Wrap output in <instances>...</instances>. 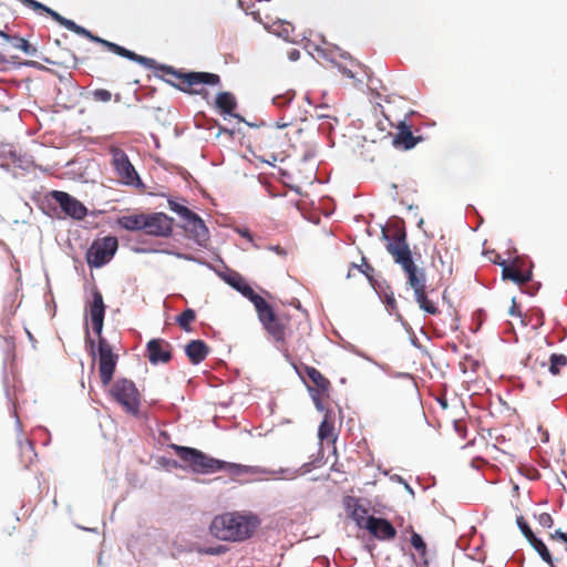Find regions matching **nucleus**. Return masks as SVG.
Listing matches in <instances>:
<instances>
[{"instance_id": "603ef678", "label": "nucleus", "mask_w": 567, "mask_h": 567, "mask_svg": "<svg viewBox=\"0 0 567 567\" xmlns=\"http://www.w3.org/2000/svg\"><path fill=\"white\" fill-rule=\"evenodd\" d=\"M92 95L95 101L100 102H109L112 99V93L106 89H96Z\"/></svg>"}, {"instance_id": "2eb2a0df", "label": "nucleus", "mask_w": 567, "mask_h": 567, "mask_svg": "<svg viewBox=\"0 0 567 567\" xmlns=\"http://www.w3.org/2000/svg\"><path fill=\"white\" fill-rule=\"evenodd\" d=\"M145 351L148 361L153 365L165 364L173 358L171 343L161 338L147 341Z\"/></svg>"}, {"instance_id": "423d86ee", "label": "nucleus", "mask_w": 567, "mask_h": 567, "mask_svg": "<svg viewBox=\"0 0 567 567\" xmlns=\"http://www.w3.org/2000/svg\"><path fill=\"white\" fill-rule=\"evenodd\" d=\"M109 394L126 413L141 417V393L131 379L117 378L109 389Z\"/></svg>"}, {"instance_id": "79ce46f5", "label": "nucleus", "mask_w": 567, "mask_h": 567, "mask_svg": "<svg viewBox=\"0 0 567 567\" xmlns=\"http://www.w3.org/2000/svg\"><path fill=\"white\" fill-rule=\"evenodd\" d=\"M33 165V161L31 156H28L25 154H20L17 152L16 157L11 164L12 169H18L28 172L30 167Z\"/></svg>"}, {"instance_id": "cd10ccee", "label": "nucleus", "mask_w": 567, "mask_h": 567, "mask_svg": "<svg viewBox=\"0 0 567 567\" xmlns=\"http://www.w3.org/2000/svg\"><path fill=\"white\" fill-rule=\"evenodd\" d=\"M219 472H225L231 477H239L248 473H255V467L221 460Z\"/></svg>"}, {"instance_id": "6ab92c4d", "label": "nucleus", "mask_w": 567, "mask_h": 567, "mask_svg": "<svg viewBox=\"0 0 567 567\" xmlns=\"http://www.w3.org/2000/svg\"><path fill=\"white\" fill-rule=\"evenodd\" d=\"M292 367L296 371V373L299 375V378L305 382V374L313 382V384L316 385V389L322 391V392H327L328 389H329V385H330V382L329 380L322 375V373L313 368V367H310V365H307V364H296V363H292Z\"/></svg>"}, {"instance_id": "39448f33", "label": "nucleus", "mask_w": 567, "mask_h": 567, "mask_svg": "<svg viewBox=\"0 0 567 567\" xmlns=\"http://www.w3.org/2000/svg\"><path fill=\"white\" fill-rule=\"evenodd\" d=\"M31 200L49 217H53L56 214L58 206L68 217L74 220H83L89 214L86 206L82 202L63 190H51L45 195L34 193L31 196Z\"/></svg>"}, {"instance_id": "c85d7f7f", "label": "nucleus", "mask_w": 567, "mask_h": 567, "mask_svg": "<svg viewBox=\"0 0 567 567\" xmlns=\"http://www.w3.org/2000/svg\"><path fill=\"white\" fill-rule=\"evenodd\" d=\"M236 291L239 292L246 299H248L254 305L256 310H258L261 306H264L267 302V300L259 293H257L246 280L239 286V288Z\"/></svg>"}, {"instance_id": "ddd939ff", "label": "nucleus", "mask_w": 567, "mask_h": 567, "mask_svg": "<svg viewBox=\"0 0 567 567\" xmlns=\"http://www.w3.org/2000/svg\"><path fill=\"white\" fill-rule=\"evenodd\" d=\"M186 234L187 238L192 239L197 246L206 248L210 239V233L204 219L195 212L181 224L177 225Z\"/></svg>"}, {"instance_id": "a18cd8bd", "label": "nucleus", "mask_w": 567, "mask_h": 567, "mask_svg": "<svg viewBox=\"0 0 567 567\" xmlns=\"http://www.w3.org/2000/svg\"><path fill=\"white\" fill-rule=\"evenodd\" d=\"M197 551L203 555L220 556L228 551V547L226 545L218 544L216 546L199 547Z\"/></svg>"}, {"instance_id": "3c124183", "label": "nucleus", "mask_w": 567, "mask_h": 567, "mask_svg": "<svg viewBox=\"0 0 567 567\" xmlns=\"http://www.w3.org/2000/svg\"><path fill=\"white\" fill-rule=\"evenodd\" d=\"M340 56H342L343 59H350V61H351V65H352V66L357 65V66H359L360 69H362V70H363L364 75L368 78L369 83H372V78H371V75H370V69H369L368 66H365L364 64L360 63V62H359V61H357V60H353V59L350 56V54H349V53H346V52L340 53Z\"/></svg>"}, {"instance_id": "338daca9", "label": "nucleus", "mask_w": 567, "mask_h": 567, "mask_svg": "<svg viewBox=\"0 0 567 567\" xmlns=\"http://www.w3.org/2000/svg\"><path fill=\"white\" fill-rule=\"evenodd\" d=\"M287 58L291 62H296L300 59V50L296 48H291L287 51Z\"/></svg>"}, {"instance_id": "58836bf2", "label": "nucleus", "mask_w": 567, "mask_h": 567, "mask_svg": "<svg viewBox=\"0 0 567 567\" xmlns=\"http://www.w3.org/2000/svg\"><path fill=\"white\" fill-rule=\"evenodd\" d=\"M323 460H324V453H323L322 447L320 446L317 454L312 455L310 457L309 462H306L301 465V474L306 475V474L310 473L312 470H315L316 467H319L321 464H323Z\"/></svg>"}, {"instance_id": "0e129e2a", "label": "nucleus", "mask_w": 567, "mask_h": 567, "mask_svg": "<svg viewBox=\"0 0 567 567\" xmlns=\"http://www.w3.org/2000/svg\"><path fill=\"white\" fill-rule=\"evenodd\" d=\"M212 123L214 126H217L218 127V133H217V136L221 135V134H228L229 136H233L234 135V131L226 127V126H223L218 123L217 120H212Z\"/></svg>"}, {"instance_id": "dca6fc26", "label": "nucleus", "mask_w": 567, "mask_h": 567, "mask_svg": "<svg viewBox=\"0 0 567 567\" xmlns=\"http://www.w3.org/2000/svg\"><path fill=\"white\" fill-rule=\"evenodd\" d=\"M87 39L95 43L103 45L107 51H110L118 56L125 58L132 62H135L144 68L146 66V64L151 63V58L137 54L134 51L128 50L117 43L105 40V38H87Z\"/></svg>"}, {"instance_id": "13d9d810", "label": "nucleus", "mask_w": 567, "mask_h": 567, "mask_svg": "<svg viewBox=\"0 0 567 567\" xmlns=\"http://www.w3.org/2000/svg\"><path fill=\"white\" fill-rule=\"evenodd\" d=\"M518 279H519L518 286L533 280V264L532 262L525 271L518 272Z\"/></svg>"}, {"instance_id": "864d4df0", "label": "nucleus", "mask_w": 567, "mask_h": 567, "mask_svg": "<svg viewBox=\"0 0 567 567\" xmlns=\"http://www.w3.org/2000/svg\"><path fill=\"white\" fill-rule=\"evenodd\" d=\"M233 230L239 235L241 238L246 239L249 243H254V235L247 227L236 226Z\"/></svg>"}, {"instance_id": "72a5a7b5", "label": "nucleus", "mask_w": 567, "mask_h": 567, "mask_svg": "<svg viewBox=\"0 0 567 567\" xmlns=\"http://www.w3.org/2000/svg\"><path fill=\"white\" fill-rule=\"evenodd\" d=\"M264 473L270 474L276 478L280 480H293L297 476H303L305 474H301V466L293 468V467H280L278 470H264Z\"/></svg>"}, {"instance_id": "bf43d9fd", "label": "nucleus", "mask_w": 567, "mask_h": 567, "mask_svg": "<svg viewBox=\"0 0 567 567\" xmlns=\"http://www.w3.org/2000/svg\"><path fill=\"white\" fill-rule=\"evenodd\" d=\"M508 313L512 317H519L522 319V323L523 324H527V322L525 321V317L523 316L522 311L519 310V307L516 303V299L515 298L512 299V306L509 308Z\"/></svg>"}, {"instance_id": "9d476101", "label": "nucleus", "mask_w": 567, "mask_h": 567, "mask_svg": "<svg viewBox=\"0 0 567 567\" xmlns=\"http://www.w3.org/2000/svg\"><path fill=\"white\" fill-rule=\"evenodd\" d=\"M112 163L125 185L136 188L144 187L142 178L123 150L114 148L112 151Z\"/></svg>"}, {"instance_id": "7ed1b4c3", "label": "nucleus", "mask_w": 567, "mask_h": 567, "mask_svg": "<svg viewBox=\"0 0 567 567\" xmlns=\"http://www.w3.org/2000/svg\"><path fill=\"white\" fill-rule=\"evenodd\" d=\"M260 523V518L252 513H225L214 517L209 530L215 538L220 540L245 542L255 535Z\"/></svg>"}, {"instance_id": "c03bdc74", "label": "nucleus", "mask_w": 567, "mask_h": 567, "mask_svg": "<svg viewBox=\"0 0 567 567\" xmlns=\"http://www.w3.org/2000/svg\"><path fill=\"white\" fill-rule=\"evenodd\" d=\"M295 91L288 90L287 92L282 94L275 95L271 100L272 104L276 105L279 109H285L291 104V102L295 99Z\"/></svg>"}, {"instance_id": "7c9ffc66", "label": "nucleus", "mask_w": 567, "mask_h": 567, "mask_svg": "<svg viewBox=\"0 0 567 567\" xmlns=\"http://www.w3.org/2000/svg\"><path fill=\"white\" fill-rule=\"evenodd\" d=\"M8 381L9 380H8V374H7V367L4 364L3 365V390H4L6 398L8 400V404L10 406V414L16 420V430L20 434L22 432V423H21V420L17 412L16 402L12 400V398L10 395V389H9Z\"/></svg>"}, {"instance_id": "473e14b6", "label": "nucleus", "mask_w": 567, "mask_h": 567, "mask_svg": "<svg viewBox=\"0 0 567 567\" xmlns=\"http://www.w3.org/2000/svg\"><path fill=\"white\" fill-rule=\"evenodd\" d=\"M214 272L227 285H229L234 290H237L239 286L245 281V278L240 274L228 268L227 271L214 269Z\"/></svg>"}, {"instance_id": "6e6d98bb", "label": "nucleus", "mask_w": 567, "mask_h": 567, "mask_svg": "<svg viewBox=\"0 0 567 567\" xmlns=\"http://www.w3.org/2000/svg\"><path fill=\"white\" fill-rule=\"evenodd\" d=\"M390 480L392 482H395V483H403V486L405 488V491L412 496L414 497L415 493H414V489L413 487L399 474H393L390 476Z\"/></svg>"}, {"instance_id": "f03ea898", "label": "nucleus", "mask_w": 567, "mask_h": 567, "mask_svg": "<svg viewBox=\"0 0 567 567\" xmlns=\"http://www.w3.org/2000/svg\"><path fill=\"white\" fill-rule=\"evenodd\" d=\"M146 69L154 70V76L172 87L189 95H200L208 99L209 92L206 89H196L197 85L216 86L220 84V76L216 73L205 71H185L173 65L159 63L151 58Z\"/></svg>"}, {"instance_id": "f257e3e1", "label": "nucleus", "mask_w": 567, "mask_h": 567, "mask_svg": "<svg viewBox=\"0 0 567 567\" xmlns=\"http://www.w3.org/2000/svg\"><path fill=\"white\" fill-rule=\"evenodd\" d=\"M105 312L103 296L96 287H93L91 299L85 303L84 342L90 355L99 360L103 386L111 384L118 362V354L113 352L109 341L103 337Z\"/></svg>"}, {"instance_id": "4be33fe9", "label": "nucleus", "mask_w": 567, "mask_h": 567, "mask_svg": "<svg viewBox=\"0 0 567 567\" xmlns=\"http://www.w3.org/2000/svg\"><path fill=\"white\" fill-rule=\"evenodd\" d=\"M372 288L379 299L386 306L389 312L393 313L396 310V300L388 281L385 279L378 280Z\"/></svg>"}, {"instance_id": "37998d69", "label": "nucleus", "mask_w": 567, "mask_h": 567, "mask_svg": "<svg viewBox=\"0 0 567 567\" xmlns=\"http://www.w3.org/2000/svg\"><path fill=\"white\" fill-rule=\"evenodd\" d=\"M168 207L182 219V221L186 220L193 214V210L190 208L174 199H168Z\"/></svg>"}, {"instance_id": "9b49d317", "label": "nucleus", "mask_w": 567, "mask_h": 567, "mask_svg": "<svg viewBox=\"0 0 567 567\" xmlns=\"http://www.w3.org/2000/svg\"><path fill=\"white\" fill-rule=\"evenodd\" d=\"M256 311L258 320L267 333L270 334L276 342H284L286 338V327L277 316L275 308L267 301Z\"/></svg>"}, {"instance_id": "bb28decb", "label": "nucleus", "mask_w": 567, "mask_h": 567, "mask_svg": "<svg viewBox=\"0 0 567 567\" xmlns=\"http://www.w3.org/2000/svg\"><path fill=\"white\" fill-rule=\"evenodd\" d=\"M264 25L267 32L276 37L289 35L291 32L295 31V27L292 25L291 22L280 19H277L271 23L265 22Z\"/></svg>"}, {"instance_id": "e433bc0d", "label": "nucleus", "mask_w": 567, "mask_h": 567, "mask_svg": "<svg viewBox=\"0 0 567 567\" xmlns=\"http://www.w3.org/2000/svg\"><path fill=\"white\" fill-rule=\"evenodd\" d=\"M196 319V312L192 308H186L176 317V322L185 332H190V323Z\"/></svg>"}, {"instance_id": "5fc2aeb1", "label": "nucleus", "mask_w": 567, "mask_h": 567, "mask_svg": "<svg viewBox=\"0 0 567 567\" xmlns=\"http://www.w3.org/2000/svg\"><path fill=\"white\" fill-rule=\"evenodd\" d=\"M238 6L246 12V14H250L254 17L255 20H260L259 11L254 10L255 4H247L244 0H238Z\"/></svg>"}, {"instance_id": "e2e57ef3", "label": "nucleus", "mask_w": 567, "mask_h": 567, "mask_svg": "<svg viewBox=\"0 0 567 567\" xmlns=\"http://www.w3.org/2000/svg\"><path fill=\"white\" fill-rule=\"evenodd\" d=\"M0 168L6 172L7 174H9L13 179H18L21 174L19 172H17L16 169H12L11 165H7V164H3L1 161H0Z\"/></svg>"}, {"instance_id": "69168bd1", "label": "nucleus", "mask_w": 567, "mask_h": 567, "mask_svg": "<svg viewBox=\"0 0 567 567\" xmlns=\"http://www.w3.org/2000/svg\"><path fill=\"white\" fill-rule=\"evenodd\" d=\"M550 538L558 539V540H561L563 543H565L566 550H567V533L563 532L561 529H557L550 535Z\"/></svg>"}, {"instance_id": "de8ad7c7", "label": "nucleus", "mask_w": 567, "mask_h": 567, "mask_svg": "<svg viewBox=\"0 0 567 567\" xmlns=\"http://www.w3.org/2000/svg\"><path fill=\"white\" fill-rule=\"evenodd\" d=\"M16 154H17V151L12 146L7 147V146L0 145V161L3 164L11 165L16 157Z\"/></svg>"}, {"instance_id": "c9c22d12", "label": "nucleus", "mask_w": 567, "mask_h": 567, "mask_svg": "<svg viewBox=\"0 0 567 567\" xmlns=\"http://www.w3.org/2000/svg\"><path fill=\"white\" fill-rule=\"evenodd\" d=\"M9 41L12 47L22 50L27 55L35 56L38 49L28 41V38H3Z\"/></svg>"}, {"instance_id": "052dcab7", "label": "nucleus", "mask_w": 567, "mask_h": 567, "mask_svg": "<svg viewBox=\"0 0 567 567\" xmlns=\"http://www.w3.org/2000/svg\"><path fill=\"white\" fill-rule=\"evenodd\" d=\"M530 321H534L532 323L534 329H537L540 326H543V323H544V312H543V310L542 309H537L536 313H535V317L532 318Z\"/></svg>"}, {"instance_id": "774afa93", "label": "nucleus", "mask_w": 567, "mask_h": 567, "mask_svg": "<svg viewBox=\"0 0 567 567\" xmlns=\"http://www.w3.org/2000/svg\"><path fill=\"white\" fill-rule=\"evenodd\" d=\"M24 6L32 8L33 10H39L40 8H44V4L35 1V0H20Z\"/></svg>"}, {"instance_id": "09e8293b", "label": "nucleus", "mask_w": 567, "mask_h": 567, "mask_svg": "<svg viewBox=\"0 0 567 567\" xmlns=\"http://www.w3.org/2000/svg\"><path fill=\"white\" fill-rule=\"evenodd\" d=\"M308 391H309V394L315 403V406L316 409L319 411V412H324L326 413V406L322 402V399L320 396L321 393H323L322 391L318 390V389H315V388H311V386H308Z\"/></svg>"}, {"instance_id": "4d7b16f0", "label": "nucleus", "mask_w": 567, "mask_h": 567, "mask_svg": "<svg viewBox=\"0 0 567 567\" xmlns=\"http://www.w3.org/2000/svg\"><path fill=\"white\" fill-rule=\"evenodd\" d=\"M538 524L545 528H550L554 525V519L550 514L542 513L537 516Z\"/></svg>"}, {"instance_id": "a211bd4d", "label": "nucleus", "mask_w": 567, "mask_h": 567, "mask_svg": "<svg viewBox=\"0 0 567 567\" xmlns=\"http://www.w3.org/2000/svg\"><path fill=\"white\" fill-rule=\"evenodd\" d=\"M237 106V99L231 92L223 91L216 95L215 109L221 116H224V118L230 116L238 121H244V117L240 114L235 113Z\"/></svg>"}, {"instance_id": "2f4dec72", "label": "nucleus", "mask_w": 567, "mask_h": 567, "mask_svg": "<svg viewBox=\"0 0 567 567\" xmlns=\"http://www.w3.org/2000/svg\"><path fill=\"white\" fill-rule=\"evenodd\" d=\"M528 543L539 555L543 561L547 563L550 567H556L554 558L542 538L533 536V538L529 539Z\"/></svg>"}, {"instance_id": "393cba45", "label": "nucleus", "mask_w": 567, "mask_h": 567, "mask_svg": "<svg viewBox=\"0 0 567 567\" xmlns=\"http://www.w3.org/2000/svg\"><path fill=\"white\" fill-rule=\"evenodd\" d=\"M40 11L47 12L49 16H51L56 22H59L61 25L65 27L69 31L74 32L79 35H93L89 30L85 28L78 25L74 21L69 20L64 17H62L60 13L55 12L54 10L48 8L44 6V8H40Z\"/></svg>"}, {"instance_id": "4468645a", "label": "nucleus", "mask_w": 567, "mask_h": 567, "mask_svg": "<svg viewBox=\"0 0 567 567\" xmlns=\"http://www.w3.org/2000/svg\"><path fill=\"white\" fill-rule=\"evenodd\" d=\"M373 538L380 542H389L396 537V528L385 517H377L374 515L369 516V520L365 522V528Z\"/></svg>"}, {"instance_id": "8fccbe9b", "label": "nucleus", "mask_w": 567, "mask_h": 567, "mask_svg": "<svg viewBox=\"0 0 567 567\" xmlns=\"http://www.w3.org/2000/svg\"><path fill=\"white\" fill-rule=\"evenodd\" d=\"M516 524H517V527L519 528V530L522 532V534L527 539V542H529V539H532L533 536H536L534 534V532L532 530V528L529 527V524L523 516H518L516 518Z\"/></svg>"}, {"instance_id": "4c0bfd02", "label": "nucleus", "mask_w": 567, "mask_h": 567, "mask_svg": "<svg viewBox=\"0 0 567 567\" xmlns=\"http://www.w3.org/2000/svg\"><path fill=\"white\" fill-rule=\"evenodd\" d=\"M411 546L420 554V556L423 558V565H427L429 560L426 559V543L422 535L419 533L412 530L411 537H410Z\"/></svg>"}, {"instance_id": "20e7f679", "label": "nucleus", "mask_w": 567, "mask_h": 567, "mask_svg": "<svg viewBox=\"0 0 567 567\" xmlns=\"http://www.w3.org/2000/svg\"><path fill=\"white\" fill-rule=\"evenodd\" d=\"M382 239L385 240L386 251L393 257L396 265L401 266L406 275L408 285L414 292L426 289V275L423 268H419L412 256V251L406 241L405 228H402L395 237L390 236L384 229Z\"/></svg>"}, {"instance_id": "6e6552de", "label": "nucleus", "mask_w": 567, "mask_h": 567, "mask_svg": "<svg viewBox=\"0 0 567 567\" xmlns=\"http://www.w3.org/2000/svg\"><path fill=\"white\" fill-rule=\"evenodd\" d=\"M117 249L118 240L115 236L109 235L102 239H95L86 250V264L90 268H102L113 259Z\"/></svg>"}, {"instance_id": "f704fd0d", "label": "nucleus", "mask_w": 567, "mask_h": 567, "mask_svg": "<svg viewBox=\"0 0 567 567\" xmlns=\"http://www.w3.org/2000/svg\"><path fill=\"white\" fill-rule=\"evenodd\" d=\"M415 301L419 303V307L429 315L439 313V308L431 301L426 296V290L422 289L420 291L414 292Z\"/></svg>"}, {"instance_id": "aec40b11", "label": "nucleus", "mask_w": 567, "mask_h": 567, "mask_svg": "<svg viewBox=\"0 0 567 567\" xmlns=\"http://www.w3.org/2000/svg\"><path fill=\"white\" fill-rule=\"evenodd\" d=\"M421 141L422 136H415L411 130V126L405 122H401L396 136L393 138V146L401 147L404 151L414 148Z\"/></svg>"}, {"instance_id": "f3484780", "label": "nucleus", "mask_w": 567, "mask_h": 567, "mask_svg": "<svg viewBox=\"0 0 567 567\" xmlns=\"http://www.w3.org/2000/svg\"><path fill=\"white\" fill-rule=\"evenodd\" d=\"M87 39L95 43L103 45L107 51H110L118 56L125 58L132 62H135L144 68L146 66V64L151 63V58L137 54L134 51L128 50L117 43L105 40V38H87Z\"/></svg>"}, {"instance_id": "412c9836", "label": "nucleus", "mask_w": 567, "mask_h": 567, "mask_svg": "<svg viewBox=\"0 0 567 567\" xmlns=\"http://www.w3.org/2000/svg\"><path fill=\"white\" fill-rule=\"evenodd\" d=\"M209 353V347L204 340L194 339L185 346V354L188 360L197 365L202 363Z\"/></svg>"}, {"instance_id": "0eeeda50", "label": "nucleus", "mask_w": 567, "mask_h": 567, "mask_svg": "<svg viewBox=\"0 0 567 567\" xmlns=\"http://www.w3.org/2000/svg\"><path fill=\"white\" fill-rule=\"evenodd\" d=\"M172 449L182 461L189 464L192 472L195 474L207 475L219 472L221 460L190 446L173 444Z\"/></svg>"}, {"instance_id": "a19ab883", "label": "nucleus", "mask_w": 567, "mask_h": 567, "mask_svg": "<svg viewBox=\"0 0 567 567\" xmlns=\"http://www.w3.org/2000/svg\"><path fill=\"white\" fill-rule=\"evenodd\" d=\"M567 365V357L563 353H551L549 357V372L557 375L560 368Z\"/></svg>"}, {"instance_id": "1a4fd4ad", "label": "nucleus", "mask_w": 567, "mask_h": 567, "mask_svg": "<svg viewBox=\"0 0 567 567\" xmlns=\"http://www.w3.org/2000/svg\"><path fill=\"white\" fill-rule=\"evenodd\" d=\"M321 43H313L310 38H301V42L303 49L311 55L313 59H323L332 62L339 69V71L349 79H355V74L353 71L347 66H343L336 62L337 53L340 52L338 47L329 48L326 38H319Z\"/></svg>"}, {"instance_id": "f8f14e48", "label": "nucleus", "mask_w": 567, "mask_h": 567, "mask_svg": "<svg viewBox=\"0 0 567 567\" xmlns=\"http://www.w3.org/2000/svg\"><path fill=\"white\" fill-rule=\"evenodd\" d=\"M144 223V231L148 236L167 238L173 235L174 218L165 213H147Z\"/></svg>"}, {"instance_id": "a878e982", "label": "nucleus", "mask_w": 567, "mask_h": 567, "mask_svg": "<svg viewBox=\"0 0 567 567\" xmlns=\"http://www.w3.org/2000/svg\"><path fill=\"white\" fill-rule=\"evenodd\" d=\"M331 437L332 442L337 439L334 435L333 411L327 410L318 429V439L322 442Z\"/></svg>"}, {"instance_id": "49530a36", "label": "nucleus", "mask_w": 567, "mask_h": 567, "mask_svg": "<svg viewBox=\"0 0 567 567\" xmlns=\"http://www.w3.org/2000/svg\"><path fill=\"white\" fill-rule=\"evenodd\" d=\"M502 278L503 280H511L514 284L519 285L518 271L514 269V260L508 264V267H506V265L503 266Z\"/></svg>"}, {"instance_id": "b1692460", "label": "nucleus", "mask_w": 567, "mask_h": 567, "mask_svg": "<svg viewBox=\"0 0 567 567\" xmlns=\"http://www.w3.org/2000/svg\"><path fill=\"white\" fill-rule=\"evenodd\" d=\"M145 213L124 215L116 219L118 227L128 231L144 230Z\"/></svg>"}, {"instance_id": "c756f323", "label": "nucleus", "mask_w": 567, "mask_h": 567, "mask_svg": "<svg viewBox=\"0 0 567 567\" xmlns=\"http://www.w3.org/2000/svg\"><path fill=\"white\" fill-rule=\"evenodd\" d=\"M350 501L354 503L353 507L350 511V517L360 529H364L365 522L369 520L370 515H368L367 508L359 504L358 499L350 498Z\"/></svg>"}, {"instance_id": "ea45409f", "label": "nucleus", "mask_w": 567, "mask_h": 567, "mask_svg": "<svg viewBox=\"0 0 567 567\" xmlns=\"http://www.w3.org/2000/svg\"><path fill=\"white\" fill-rule=\"evenodd\" d=\"M352 269L359 270L364 277L368 279L371 287L378 281V279L374 278L373 272L374 268L367 261L365 257H362V264L358 265L355 262L351 264Z\"/></svg>"}, {"instance_id": "5701e85b", "label": "nucleus", "mask_w": 567, "mask_h": 567, "mask_svg": "<svg viewBox=\"0 0 567 567\" xmlns=\"http://www.w3.org/2000/svg\"><path fill=\"white\" fill-rule=\"evenodd\" d=\"M350 351L352 353H354L355 355H358V357H360V358H362V359L373 363L374 365H377L379 369H381L382 371L388 373L389 377H391L393 379L414 381L413 374H411L409 372L392 371L388 364L377 362L374 359H372L370 355H368L365 352L361 351L360 349H358L353 344L350 346Z\"/></svg>"}, {"instance_id": "680f3d73", "label": "nucleus", "mask_w": 567, "mask_h": 567, "mask_svg": "<svg viewBox=\"0 0 567 567\" xmlns=\"http://www.w3.org/2000/svg\"><path fill=\"white\" fill-rule=\"evenodd\" d=\"M540 287H542L540 282H534L530 287L520 288V291L530 297H534L539 291Z\"/></svg>"}]
</instances>
